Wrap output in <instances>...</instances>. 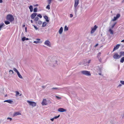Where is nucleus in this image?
<instances>
[{
    "mask_svg": "<svg viewBox=\"0 0 124 124\" xmlns=\"http://www.w3.org/2000/svg\"><path fill=\"white\" fill-rule=\"evenodd\" d=\"M29 9L30 10V11L31 12H32L33 11V7L32 5H30L29 7Z\"/></svg>",
    "mask_w": 124,
    "mask_h": 124,
    "instance_id": "nucleus-22",
    "label": "nucleus"
},
{
    "mask_svg": "<svg viewBox=\"0 0 124 124\" xmlns=\"http://www.w3.org/2000/svg\"><path fill=\"white\" fill-rule=\"evenodd\" d=\"M33 25V26L34 27L36 30H37L38 29V28L37 27V26L34 25Z\"/></svg>",
    "mask_w": 124,
    "mask_h": 124,
    "instance_id": "nucleus-40",
    "label": "nucleus"
},
{
    "mask_svg": "<svg viewBox=\"0 0 124 124\" xmlns=\"http://www.w3.org/2000/svg\"><path fill=\"white\" fill-rule=\"evenodd\" d=\"M98 44H97L95 46V47H96L97 46H98Z\"/></svg>",
    "mask_w": 124,
    "mask_h": 124,
    "instance_id": "nucleus-54",
    "label": "nucleus"
},
{
    "mask_svg": "<svg viewBox=\"0 0 124 124\" xmlns=\"http://www.w3.org/2000/svg\"><path fill=\"white\" fill-rule=\"evenodd\" d=\"M38 16V17H40V18H41L42 17V16H41V15L40 14H38V16Z\"/></svg>",
    "mask_w": 124,
    "mask_h": 124,
    "instance_id": "nucleus-44",
    "label": "nucleus"
},
{
    "mask_svg": "<svg viewBox=\"0 0 124 124\" xmlns=\"http://www.w3.org/2000/svg\"><path fill=\"white\" fill-rule=\"evenodd\" d=\"M116 22L114 23L112 25L111 28L112 29H113L114 28L115 25L116 24Z\"/></svg>",
    "mask_w": 124,
    "mask_h": 124,
    "instance_id": "nucleus-27",
    "label": "nucleus"
},
{
    "mask_svg": "<svg viewBox=\"0 0 124 124\" xmlns=\"http://www.w3.org/2000/svg\"><path fill=\"white\" fill-rule=\"evenodd\" d=\"M64 88H59L57 87H53L51 89L52 90H54L55 91H58V90H61V89H63Z\"/></svg>",
    "mask_w": 124,
    "mask_h": 124,
    "instance_id": "nucleus-12",
    "label": "nucleus"
},
{
    "mask_svg": "<svg viewBox=\"0 0 124 124\" xmlns=\"http://www.w3.org/2000/svg\"><path fill=\"white\" fill-rule=\"evenodd\" d=\"M38 6V4H37L34 6Z\"/></svg>",
    "mask_w": 124,
    "mask_h": 124,
    "instance_id": "nucleus-55",
    "label": "nucleus"
},
{
    "mask_svg": "<svg viewBox=\"0 0 124 124\" xmlns=\"http://www.w3.org/2000/svg\"><path fill=\"white\" fill-rule=\"evenodd\" d=\"M58 61L56 57H49L46 61V64L51 66L54 67L58 65Z\"/></svg>",
    "mask_w": 124,
    "mask_h": 124,
    "instance_id": "nucleus-1",
    "label": "nucleus"
},
{
    "mask_svg": "<svg viewBox=\"0 0 124 124\" xmlns=\"http://www.w3.org/2000/svg\"><path fill=\"white\" fill-rule=\"evenodd\" d=\"M120 83L124 85V81H120Z\"/></svg>",
    "mask_w": 124,
    "mask_h": 124,
    "instance_id": "nucleus-41",
    "label": "nucleus"
},
{
    "mask_svg": "<svg viewBox=\"0 0 124 124\" xmlns=\"http://www.w3.org/2000/svg\"><path fill=\"white\" fill-rule=\"evenodd\" d=\"M97 28L98 27L96 25H94L93 28H92V30L91 31V34H93L94 33Z\"/></svg>",
    "mask_w": 124,
    "mask_h": 124,
    "instance_id": "nucleus-6",
    "label": "nucleus"
},
{
    "mask_svg": "<svg viewBox=\"0 0 124 124\" xmlns=\"http://www.w3.org/2000/svg\"><path fill=\"white\" fill-rule=\"evenodd\" d=\"M101 54V52H99L97 54V56L98 58H99V57L100 56Z\"/></svg>",
    "mask_w": 124,
    "mask_h": 124,
    "instance_id": "nucleus-42",
    "label": "nucleus"
},
{
    "mask_svg": "<svg viewBox=\"0 0 124 124\" xmlns=\"http://www.w3.org/2000/svg\"><path fill=\"white\" fill-rule=\"evenodd\" d=\"M7 19L10 22H12L14 20V18L12 15H8L7 16Z\"/></svg>",
    "mask_w": 124,
    "mask_h": 124,
    "instance_id": "nucleus-5",
    "label": "nucleus"
},
{
    "mask_svg": "<svg viewBox=\"0 0 124 124\" xmlns=\"http://www.w3.org/2000/svg\"><path fill=\"white\" fill-rule=\"evenodd\" d=\"M13 70H14V71H15L17 73L18 72H19L18 71V70H17V69L15 68H13Z\"/></svg>",
    "mask_w": 124,
    "mask_h": 124,
    "instance_id": "nucleus-31",
    "label": "nucleus"
},
{
    "mask_svg": "<svg viewBox=\"0 0 124 124\" xmlns=\"http://www.w3.org/2000/svg\"><path fill=\"white\" fill-rule=\"evenodd\" d=\"M99 74L100 75H101V73H99Z\"/></svg>",
    "mask_w": 124,
    "mask_h": 124,
    "instance_id": "nucleus-61",
    "label": "nucleus"
},
{
    "mask_svg": "<svg viewBox=\"0 0 124 124\" xmlns=\"http://www.w3.org/2000/svg\"><path fill=\"white\" fill-rule=\"evenodd\" d=\"M120 45L119 44H117L115 47L113 51H114L115 50L117 49L119 47V46H120Z\"/></svg>",
    "mask_w": 124,
    "mask_h": 124,
    "instance_id": "nucleus-16",
    "label": "nucleus"
},
{
    "mask_svg": "<svg viewBox=\"0 0 124 124\" xmlns=\"http://www.w3.org/2000/svg\"><path fill=\"white\" fill-rule=\"evenodd\" d=\"M55 97L58 100H60L61 98V97H58L57 96H55Z\"/></svg>",
    "mask_w": 124,
    "mask_h": 124,
    "instance_id": "nucleus-37",
    "label": "nucleus"
},
{
    "mask_svg": "<svg viewBox=\"0 0 124 124\" xmlns=\"http://www.w3.org/2000/svg\"><path fill=\"white\" fill-rule=\"evenodd\" d=\"M38 23L39 25H41L42 23V22L41 21H38Z\"/></svg>",
    "mask_w": 124,
    "mask_h": 124,
    "instance_id": "nucleus-34",
    "label": "nucleus"
},
{
    "mask_svg": "<svg viewBox=\"0 0 124 124\" xmlns=\"http://www.w3.org/2000/svg\"><path fill=\"white\" fill-rule=\"evenodd\" d=\"M25 26V25H24L23 26V27H24Z\"/></svg>",
    "mask_w": 124,
    "mask_h": 124,
    "instance_id": "nucleus-58",
    "label": "nucleus"
},
{
    "mask_svg": "<svg viewBox=\"0 0 124 124\" xmlns=\"http://www.w3.org/2000/svg\"><path fill=\"white\" fill-rule=\"evenodd\" d=\"M9 72V73L11 74H13L14 73V72L12 70H10Z\"/></svg>",
    "mask_w": 124,
    "mask_h": 124,
    "instance_id": "nucleus-33",
    "label": "nucleus"
},
{
    "mask_svg": "<svg viewBox=\"0 0 124 124\" xmlns=\"http://www.w3.org/2000/svg\"><path fill=\"white\" fill-rule=\"evenodd\" d=\"M41 104L43 105H46L47 104V103L46 102V99H44L43 100Z\"/></svg>",
    "mask_w": 124,
    "mask_h": 124,
    "instance_id": "nucleus-10",
    "label": "nucleus"
},
{
    "mask_svg": "<svg viewBox=\"0 0 124 124\" xmlns=\"http://www.w3.org/2000/svg\"><path fill=\"white\" fill-rule=\"evenodd\" d=\"M25 30L26 31V30H27V28L26 27H25Z\"/></svg>",
    "mask_w": 124,
    "mask_h": 124,
    "instance_id": "nucleus-59",
    "label": "nucleus"
},
{
    "mask_svg": "<svg viewBox=\"0 0 124 124\" xmlns=\"http://www.w3.org/2000/svg\"><path fill=\"white\" fill-rule=\"evenodd\" d=\"M70 17L71 18L73 16V15L72 14H70Z\"/></svg>",
    "mask_w": 124,
    "mask_h": 124,
    "instance_id": "nucleus-47",
    "label": "nucleus"
},
{
    "mask_svg": "<svg viewBox=\"0 0 124 124\" xmlns=\"http://www.w3.org/2000/svg\"><path fill=\"white\" fill-rule=\"evenodd\" d=\"M121 42H124V39L122 40Z\"/></svg>",
    "mask_w": 124,
    "mask_h": 124,
    "instance_id": "nucleus-56",
    "label": "nucleus"
},
{
    "mask_svg": "<svg viewBox=\"0 0 124 124\" xmlns=\"http://www.w3.org/2000/svg\"><path fill=\"white\" fill-rule=\"evenodd\" d=\"M112 29L111 28H109V30H108V31L110 32V33L112 34H113V31L112 30Z\"/></svg>",
    "mask_w": 124,
    "mask_h": 124,
    "instance_id": "nucleus-21",
    "label": "nucleus"
},
{
    "mask_svg": "<svg viewBox=\"0 0 124 124\" xmlns=\"http://www.w3.org/2000/svg\"><path fill=\"white\" fill-rule=\"evenodd\" d=\"M40 40V39H36V41H34L33 43L36 44H38L40 43L39 41Z\"/></svg>",
    "mask_w": 124,
    "mask_h": 124,
    "instance_id": "nucleus-17",
    "label": "nucleus"
},
{
    "mask_svg": "<svg viewBox=\"0 0 124 124\" xmlns=\"http://www.w3.org/2000/svg\"><path fill=\"white\" fill-rule=\"evenodd\" d=\"M21 95H22V94H21V93L20 95L19 94V96H21Z\"/></svg>",
    "mask_w": 124,
    "mask_h": 124,
    "instance_id": "nucleus-60",
    "label": "nucleus"
},
{
    "mask_svg": "<svg viewBox=\"0 0 124 124\" xmlns=\"http://www.w3.org/2000/svg\"><path fill=\"white\" fill-rule=\"evenodd\" d=\"M47 23L46 22H44L43 23L42 26L43 27H45Z\"/></svg>",
    "mask_w": 124,
    "mask_h": 124,
    "instance_id": "nucleus-26",
    "label": "nucleus"
},
{
    "mask_svg": "<svg viewBox=\"0 0 124 124\" xmlns=\"http://www.w3.org/2000/svg\"><path fill=\"white\" fill-rule=\"evenodd\" d=\"M84 65L88 66L89 65V64L87 63H84Z\"/></svg>",
    "mask_w": 124,
    "mask_h": 124,
    "instance_id": "nucleus-45",
    "label": "nucleus"
},
{
    "mask_svg": "<svg viewBox=\"0 0 124 124\" xmlns=\"http://www.w3.org/2000/svg\"><path fill=\"white\" fill-rule=\"evenodd\" d=\"M39 19V18L38 17H36L34 18V20L36 21H37Z\"/></svg>",
    "mask_w": 124,
    "mask_h": 124,
    "instance_id": "nucleus-36",
    "label": "nucleus"
},
{
    "mask_svg": "<svg viewBox=\"0 0 124 124\" xmlns=\"http://www.w3.org/2000/svg\"><path fill=\"white\" fill-rule=\"evenodd\" d=\"M119 56L120 58L122 56H124V52L121 51L119 53Z\"/></svg>",
    "mask_w": 124,
    "mask_h": 124,
    "instance_id": "nucleus-18",
    "label": "nucleus"
},
{
    "mask_svg": "<svg viewBox=\"0 0 124 124\" xmlns=\"http://www.w3.org/2000/svg\"><path fill=\"white\" fill-rule=\"evenodd\" d=\"M82 10H83L82 8V7H81V12L82 13Z\"/></svg>",
    "mask_w": 124,
    "mask_h": 124,
    "instance_id": "nucleus-52",
    "label": "nucleus"
},
{
    "mask_svg": "<svg viewBox=\"0 0 124 124\" xmlns=\"http://www.w3.org/2000/svg\"><path fill=\"white\" fill-rule=\"evenodd\" d=\"M53 0H47L48 2V4H50L51 2Z\"/></svg>",
    "mask_w": 124,
    "mask_h": 124,
    "instance_id": "nucleus-30",
    "label": "nucleus"
},
{
    "mask_svg": "<svg viewBox=\"0 0 124 124\" xmlns=\"http://www.w3.org/2000/svg\"><path fill=\"white\" fill-rule=\"evenodd\" d=\"M15 93H16V96H18L20 94L19 93L18 91H16L15 92Z\"/></svg>",
    "mask_w": 124,
    "mask_h": 124,
    "instance_id": "nucleus-28",
    "label": "nucleus"
},
{
    "mask_svg": "<svg viewBox=\"0 0 124 124\" xmlns=\"http://www.w3.org/2000/svg\"><path fill=\"white\" fill-rule=\"evenodd\" d=\"M120 14H117L116 17H114V18L112 20V21H114L117 20V19L119 18L120 17Z\"/></svg>",
    "mask_w": 124,
    "mask_h": 124,
    "instance_id": "nucleus-7",
    "label": "nucleus"
},
{
    "mask_svg": "<svg viewBox=\"0 0 124 124\" xmlns=\"http://www.w3.org/2000/svg\"><path fill=\"white\" fill-rule=\"evenodd\" d=\"M7 119L8 120H9L10 121H11L12 120V119L11 118L9 117H8Z\"/></svg>",
    "mask_w": 124,
    "mask_h": 124,
    "instance_id": "nucleus-38",
    "label": "nucleus"
},
{
    "mask_svg": "<svg viewBox=\"0 0 124 124\" xmlns=\"http://www.w3.org/2000/svg\"><path fill=\"white\" fill-rule=\"evenodd\" d=\"M37 15V14L36 13H34L32 14L31 15V17L32 19H33Z\"/></svg>",
    "mask_w": 124,
    "mask_h": 124,
    "instance_id": "nucleus-15",
    "label": "nucleus"
},
{
    "mask_svg": "<svg viewBox=\"0 0 124 124\" xmlns=\"http://www.w3.org/2000/svg\"><path fill=\"white\" fill-rule=\"evenodd\" d=\"M37 11V8H35L34 9V12H36Z\"/></svg>",
    "mask_w": 124,
    "mask_h": 124,
    "instance_id": "nucleus-39",
    "label": "nucleus"
},
{
    "mask_svg": "<svg viewBox=\"0 0 124 124\" xmlns=\"http://www.w3.org/2000/svg\"><path fill=\"white\" fill-rule=\"evenodd\" d=\"M42 87L43 88V89H45V88L46 87V86H42Z\"/></svg>",
    "mask_w": 124,
    "mask_h": 124,
    "instance_id": "nucleus-50",
    "label": "nucleus"
},
{
    "mask_svg": "<svg viewBox=\"0 0 124 124\" xmlns=\"http://www.w3.org/2000/svg\"><path fill=\"white\" fill-rule=\"evenodd\" d=\"M50 4H48L47 6H46V8L47 9H50Z\"/></svg>",
    "mask_w": 124,
    "mask_h": 124,
    "instance_id": "nucleus-35",
    "label": "nucleus"
},
{
    "mask_svg": "<svg viewBox=\"0 0 124 124\" xmlns=\"http://www.w3.org/2000/svg\"><path fill=\"white\" fill-rule=\"evenodd\" d=\"M79 3V0H75V3L74 6L75 14L76 15L78 9L77 6Z\"/></svg>",
    "mask_w": 124,
    "mask_h": 124,
    "instance_id": "nucleus-2",
    "label": "nucleus"
},
{
    "mask_svg": "<svg viewBox=\"0 0 124 124\" xmlns=\"http://www.w3.org/2000/svg\"><path fill=\"white\" fill-rule=\"evenodd\" d=\"M31 23H33V21H32V20H31Z\"/></svg>",
    "mask_w": 124,
    "mask_h": 124,
    "instance_id": "nucleus-57",
    "label": "nucleus"
},
{
    "mask_svg": "<svg viewBox=\"0 0 124 124\" xmlns=\"http://www.w3.org/2000/svg\"><path fill=\"white\" fill-rule=\"evenodd\" d=\"M5 24H8L10 23L8 21H6L5 22Z\"/></svg>",
    "mask_w": 124,
    "mask_h": 124,
    "instance_id": "nucleus-32",
    "label": "nucleus"
},
{
    "mask_svg": "<svg viewBox=\"0 0 124 124\" xmlns=\"http://www.w3.org/2000/svg\"><path fill=\"white\" fill-rule=\"evenodd\" d=\"M29 40V39L28 38H26L25 37H23L22 39V40L23 41H24L25 40Z\"/></svg>",
    "mask_w": 124,
    "mask_h": 124,
    "instance_id": "nucleus-23",
    "label": "nucleus"
},
{
    "mask_svg": "<svg viewBox=\"0 0 124 124\" xmlns=\"http://www.w3.org/2000/svg\"><path fill=\"white\" fill-rule=\"evenodd\" d=\"M3 2L2 0H0V3H1Z\"/></svg>",
    "mask_w": 124,
    "mask_h": 124,
    "instance_id": "nucleus-53",
    "label": "nucleus"
},
{
    "mask_svg": "<svg viewBox=\"0 0 124 124\" xmlns=\"http://www.w3.org/2000/svg\"><path fill=\"white\" fill-rule=\"evenodd\" d=\"M58 111L60 112H63L66 111V110L63 108H59L58 109Z\"/></svg>",
    "mask_w": 124,
    "mask_h": 124,
    "instance_id": "nucleus-11",
    "label": "nucleus"
},
{
    "mask_svg": "<svg viewBox=\"0 0 124 124\" xmlns=\"http://www.w3.org/2000/svg\"><path fill=\"white\" fill-rule=\"evenodd\" d=\"M113 58L115 59H118L120 58L119 55H118L117 53H114V55L113 56Z\"/></svg>",
    "mask_w": 124,
    "mask_h": 124,
    "instance_id": "nucleus-9",
    "label": "nucleus"
},
{
    "mask_svg": "<svg viewBox=\"0 0 124 124\" xmlns=\"http://www.w3.org/2000/svg\"><path fill=\"white\" fill-rule=\"evenodd\" d=\"M44 18L46 19V22H48L49 20L48 19V18L47 16H44Z\"/></svg>",
    "mask_w": 124,
    "mask_h": 124,
    "instance_id": "nucleus-20",
    "label": "nucleus"
},
{
    "mask_svg": "<svg viewBox=\"0 0 124 124\" xmlns=\"http://www.w3.org/2000/svg\"><path fill=\"white\" fill-rule=\"evenodd\" d=\"M54 119V118H53L51 119L50 120H51L52 121H53Z\"/></svg>",
    "mask_w": 124,
    "mask_h": 124,
    "instance_id": "nucleus-49",
    "label": "nucleus"
},
{
    "mask_svg": "<svg viewBox=\"0 0 124 124\" xmlns=\"http://www.w3.org/2000/svg\"><path fill=\"white\" fill-rule=\"evenodd\" d=\"M17 75L19 78H22L23 77L19 72L17 73Z\"/></svg>",
    "mask_w": 124,
    "mask_h": 124,
    "instance_id": "nucleus-24",
    "label": "nucleus"
},
{
    "mask_svg": "<svg viewBox=\"0 0 124 124\" xmlns=\"http://www.w3.org/2000/svg\"><path fill=\"white\" fill-rule=\"evenodd\" d=\"M124 61V57H123L120 59V62L121 63H123Z\"/></svg>",
    "mask_w": 124,
    "mask_h": 124,
    "instance_id": "nucleus-25",
    "label": "nucleus"
},
{
    "mask_svg": "<svg viewBox=\"0 0 124 124\" xmlns=\"http://www.w3.org/2000/svg\"><path fill=\"white\" fill-rule=\"evenodd\" d=\"M68 28L67 26L65 25L64 28V31H67L68 30Z\"/></svg>",
    "mask_w": 124,
    "mask_h": 124,
    "instance_id": "nucleus-29",
    "label": "nucleus"
},
{
    "mask_svg": "<svg viewBox=\"0 0 124 124\" xmlns=\"http://www.w3.org/2000/svg\"><path fill=\"white\" fill-rule=\"evenodd\" d=\"M44 44L49 47H50L51 46L50 43L49 41L48 40H46L45 41L44 43Z\"/></svg>",
    "mask_w": 124,
    "mask_h": 124,
    "instance_id": "nucleus-8",
    "label": "nucleus"
},
{
    "mask_svg": "<svg viewBox=\"0 0 124 124\" xmlns=\"http://www.w3.org/2000/svg\"><path fill=\"white\" fill-rule=\"evenodd\" d=\"M7 102L10 104H12L13 102V101L10 100H5L4 101V102Z\"/></svg>",
    "mask_w": 124,
    "mask_h": 124,
    "instance_id": "nucleus-13",
    "label": "nucleus"
},
{
    "mask_svg": "<svg viewBox=\"0 0 124 124\" xmlns=\"http://www.w3.org/2000/svg\"><path fill=\"white\" fill-rule=\"evenodd\" d=\"M60 115H58V116H55L54 117V118L55 119H56L58 118L60 116Z\"/></svg>",
    "mask_w": 124,
    "mask_h": 124,
    "instance_id": "nucleus-43",
    "label": "nucleus"
},
{
    "mask_svg": "<svg viewBox=\"0 0 124 124\" xmlns=\"http://www.w3.org/2000/svg\"><path fill=\"white\" fill-rule=\"evenodd\" d=\"M91 60H89L88 62H87V63H88V64H89V63H90V62H91Z\"/></svg>",
    "mask_w": 124,
    "mask_h": 124,
    "instance_id": "nucleus-51",
    "label": "nucleus"
},
{
    "mask_svg": "<svg viewBox=\"0 0 124 124\" xmlns=\"http://www.w3.org/2000/svg\"><path fill=\"white\" fill-rule=\"evenodd\" d=\"M27 102L28 103L29 106L33 107L35 106L36 105V103L34 101L27 100Z\"/></svg>",
    "mask_w": 124,
    "mask_h": 124,
    "instance_id": "nucleus-4",
    "label": "nucleus"
},
{
    "mask_svg": "<svg viewBox=\"0 0 124 124\" xmlns=\"http://www.w3.org/2000/svg\"><path fill=\"white\" fill-rule=\"evenodd\" d=\"M21 115V114L19 112H15L13 114V116H17L18 115Z\"/></svg>",
    "mask_w": 124,
    "mask_h": 124,
    "instance_id": "nucleus-14",
    "label": "nucleus"
},
{
    "mask_svg": "<svg viewBox=\"0 0 124 124\" xmlns=\"http://www.w3.org/2000/svg\"><path fill=\"white\" fill-rule=\"evenodd\" d=\"M122 86V84H120L118 85L117 87H121Z\"/></svg>",
    "mask_w": 124,
    "mask_h": 124,
    "instance_id": "nucleus-46",
    "label": "nucleus"
},
{
    "mask_svg": "<svg viewBox=\"0 0 124 124\" xmlns=\"http://www.w3.org/2000/svg\"><path fill=\"white\" fill-rule=\"evenodd\" d=\"M99 60L100 61V62H101V58H99Z\"/></svg>",
    "mask_w": 124,
    "mask_h": 124,
    "instance_id": "nucleus-48",
    "label": "nucleus"
},
{
    "mask_svg": "<svg viewBox=\"0 0 124 124\" xmlns=\"http://www.w3.org/2000/svg\"><path fill=\"white\" fill-rule=\"evenodd\" d=\"M80 72L82 74L87 76H90L91 75L90 72L89 71L87 70H83L81 71Z\"/></svg>",
    "mask_w": 124,
    "mask_h": 124,
    "instance_id": "nucleus-3",
    "label": "nucleus"
},
{
    "mask_svg": "<svg viewBox=\"0 0 124 124\" xmlns=\"http://www.w3.org/2000/svg\"><path fill=\"white\" fill-rule=\"evenodd\" d=\"M63 31V28L62 27H61L59 31V33L60 34H62Z\"/></svg>",
    "mask_w": 124,
    "mask_h": 124,
    "instance_id": "nucleus-19",
    "label": "nucleus"
}]
</instances>
